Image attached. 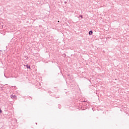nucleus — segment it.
Listing matches in <instances>:
<instances>
[{"label":"nucleus","mask_w":129,"mask_h":129,"mask_svg":"<svg viewBox=\"0 0 129 129\" xmlns=\"http://www.w3.org/2000/svg\"><path fill=\"white\" fill-rule=\"evenodd\" d=\"M26 67L27 68H29V69H31V67H30V66L27 65Z\"/></svg>","instance_id":"2"},{"label":"nucleus","mask_w":129,"mask_h":129,"mask_svg":"<svg viewBox=\"0 0 129 129\" xmlns=\"http://www.w3.org/2000/svg\"><path fill=\"white\" fill-rule=\"evenodd\" d=\"M80 17H81V18H83V17H82V15H80Z\"/></svg>","instance_id":"4"},{"label":"nucleus","mask_w":129,"mask_h":129,"mask_svg":"<svg viewBox=\"0 0 129 129\" xmlns=\"http://www.w3.org/2000/svg\"><path fill=\"white\" fill-rule=\"evenodd\" d=\"M58 23H59V21H58Z\"/></svg>","instance_id":"5"},{"label":"nucleus","mask_w":129,"mask_h":129,"mask_svg":"<svg viewBox=\"0 0 129 129\" xmlns=\"http://www.w3.org/2000/svg\"><path fill=\"white\" fill-rule=\"evenodd\" d=\"M2 109H1V108H0V113H2Z\"/></svg>","instance_id":"3"},{"label":"nucleus","mask_w":129,"mask_h":129,"mask_svg":"<svg viewBox=\"0 0 129 129\" xmlns=\"http://www.w3.org/2000/svg\"><path fill=\"white\" fill-rule=\"evenodd\" d=\"M93 33V32H92V31H89V35H92Z\"/></svg>","instance_id":"1"}]
</instances>
